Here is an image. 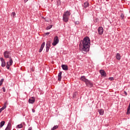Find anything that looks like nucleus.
<instances>
[{"instance_id":"nucleus-15","label":"nucleus","mask_w":130,"mask_h":130,"mask_svg":"<svg viewBox=\"0 0 130 130\" xmlns=\"http://www.w3.org/2000/svg\"><path fill=\"white\" fill-rule=\"evenodd\" d=\"M12 127V124L11 123H9L7 127L5 130H11V128Z\"/></svg>"},{"instance_id":"nucleus-5","label":"nucleus","mask_w":130,"mask_h":130,"mask_svg":"<svg viewBox=\"0 0 130 130\" xmlns=\"http://www.w3.org/2000/svg\"><path fill=\"white\" fill-rule=\"evenodd\" d=\"M59 42V40L58 39V37L57 36H56L55 38H54V41L53 42V46H56L57 44H58Z\"/></svg>"},{"instance_id":"nucleus-22","label":"nucleus","mask_w":130,"mask_h":130,"mask_svg":"<svg viewBox=\"0 0 130 130\" xmlns=\"http://www.w3.org/2000/svg\"><path fill=\"white\" fill-rule=\"evenodd\" d=\"M57 5H58V6H59V5H61V1H60V0L57 1Z\"/></svg>"},{"instance_id":"nucleus-24","label":"nucleus","mask_w":130,"mask_h":130,"mask_svg":"<svg viewBox=\"0 0 130 130\" xmlns=\"http://www.w3.org/2000/svg\"><path fill=\"white\" fill-rule=\"evenodd\" d=\"M23 127V125L22 124H19L18 125H17V128H21Z\"/></svg>"},{"instance_id":"nucleus-20","label":"nucleus","mask_w":130,"mask_h":130,"mask_svg":"<svg viewBox=\"0 0 130 130\" xmlns=\"http://www.w3.org/2000/svg\"><path fill=\"white\" fill-rule=\"evenodd\" d=\"M15 16H16V13L15 12H12V13H11V16H12L13 18H15Z\"/></svg>"},{"instance_id":"nucleus-34","label":"nucleus","mask_w":130,"mask_h":130,"mask_svg":"<svg viewBox=\"0 0 130 130\" xmlns=\"http://www.w3.org/2000/svg\"><path fill=\"white\" fill-rule=\"evenodd\" d=\"M4 110V109L3 108H1L0 109V113Z\"/></svg>"},{"instance_id":"nucleus-30","label":"nucleus","mask_w":130,"mask_h":130,"mask_svg":"<svg viewBox=\"0 0 130 130\" xmlns=\"http://www.w3.org/2000/svg\"><path fill=\"white\" fill-rule=\"evenodd\" d=\"M109 80L110 81H113V80H114V78L113 77H111V78H109Z\"/></svg>"},{"instance_id":"nucleus-35","label":"nucleus","mask_w":130,"mask_h":130,"mask_svg":"<svg viewBox=\"0 0 130 130\" xmlns=\"http://www.w3.org/2000/svg\"><path fill=\"white\" fill-rule=\"evenodd\" d=\"M31 111H32V113H35V110L34 109H32L31 110Z\"/></svg>"},{"instance_id":"nucleus-3","label":"nucleus","mask_w":130,"mask_h":130,"mask_svg":"<svg viewBox=\"0 0 130 130\" xmlns=\"http://www.w3.org/2000/svg\"><path fill=\"white\" fill-rule=\"evenodd\" d=\"M71 15V12L69 11H67L63 14L62 20L63 21L67 22L69 20V16Z\"/></svg>"},{"instance_id":"nucleus-31","label":"nucleus","mask_w":130,"mask_h":130,"mask_svg":"<svg viewBox=\"0 0 130 130\" xmlns=\"http://www.w3.org/2000/svg\"><path fill=\"white\" fill-rule=\"evenodd\" d=\"M121 18H124V14H121L120 15Z\"/></svg>"},{"instance_id":"nucleus-33","label":"nucleus","mask_w":130,"mask_h":130,"mask_svg":"<svg viewBox=\"0 0 130 130\" xmlns=\"http://www.w3.org/2000/svg\"><path fill=\"white\" fill-rule=\"evenodd\" d=\"M3 89L4 92H6V89H5V87H3Z\"/></svg>"},{"instance_id":"nucleus-12","label":"nucleus","mask_w":130,"mask_h":130,"mask_svg":"<svg viewBox=\"0 0 130 130\" xmlns=\"http://www.w3.org/2000/svg\"><path fill=\"white\" fill-rule=\"evenodd\" d=\"M89 6V4L88 2H86L84 3L83 7L84 8H86L88 7Z\"/></svg>"},{"instance_id":"nucleus-9","label":"nucleus","mask_w":130,"mask_h":130,"mask_svg":"<svg viewBox=\"0 0 130 130\" xmlns=\"http://www.w3.org/2000/svg\"><path fill=\"white\" fill-rule=\"evenodd\" d=\"M100 73L101 74V75L102 76H103L104 77H106V76H107L106 73L104 70L100 71Z\"/></svg>"},{"instance_id":"nucleus-8","label":"nucleus","mask_w":130,"mask_h":130,"mask_svg":"<svg viewBox=\"0 0 130 130\" xmlns=\"http://www.w3.org/2000/svg\"><path fill=\"white\" fill-rule=\"evenodd\" d=\"M1 60L2 61V67H5L6 66V62H5L4 58H1Z\"/></svg>"},{"instance_id":"nucleus-16","label":"nucleus","mask_w":130,"mask_h":130,"mask_svg":"<svg viewBox=\"0 0 130 130\" xmlns=\"http://www.w3.org/2000/svg\"><path fill=\"white\" fill-rule=\"evenodd\" d=\"M99 112L100 115H104V111L102 109H101V110H99Z\"/></svg>"},{"instance_id":"nucleus-39","label":"nucleus","mask_w":130,"mask_h":130,"mask_svg":"<svg viewBox=\"0 0 130 130\" xmlns=\"http://www.w3.org/2000/svg\"><path fill=\"white\" fill-rule=\"evenodd\" d=\"M26 1H28V0H26Z\"/></svg>"},{"instance_id":"nucleus-17","label":"nucleus","mask_w":130,"mask_h":130,"mask_svg":"<svg viewBox=\"0 0 130 130\" xmlns=\"http://www.w3.org/2000/svg\"><path fill=\"white\" fill-rule=\"evenodd\" d=\"M127 114H130V102H129V106L127 108Z\"/></svg>"},{"instance_id":"nucleus-10","label":"nucleus","mask_w":130,"mask_h":130,"mask_svg":"<svg viewBox=\"0 0 130 130\" xmlns=\"http://www.w3.org/2000/svg\"><path fill=\"white\" fill-rule=\"evenodd\" d=\"M45 45V42H44V43L42 44V45L41 46V48H40V50L39 51L40 53H41L42 51L43 48H44Z\"/></svg>"},{"instance_id":"nucleus-11","label":"nucleus","mask_w":130,"mask_h":130,"mask_svg":"<svg viewBox=\"0 0 130 130\" xmlns=\"http://www.w3.org/2000/svg\"><path fill=\"white\" fill-rule=\"evenodd\" d=\"M61 68H62L63 70H64V71H68V67L67 65L62 64V65H61Z\"/></svg>"},{"instance_id":"nucleus-7","label":"nucleus","mask_w":130,"mask_h":130,"mask_svg":"<svg viewBox=\"0 0 130 130\" xmlns=\"http://www.w3.org/2000/svg\"><path fill=\"white\" fill-rule=\"evenodd\" d=\"M35 102V98L34 97H31L30 98V99H29V100H28V103L29 104H34Z\"/></svg>"},{"instance_id":"nucleus-29","label":"nucleus","mask_w":130,"mask_h":130,"mask_svg":"<svg viewBox=\"0 0 130 130\" xmlns=\"http://www.w3.org/2000/svg\"><path fill=\"white\" fill-rule=\"evenodd\" d=\"M51 42H47V46H50Z\"/></svg>"},{"instance_id":"nucleus-4","label":"nucleus","mask_w":130,"mask_h":130,"mask_svg":"<svg viewBox=\"0 0 130 130\" xmlns=\"http://www.w3.org/2000/svg\"><path fill=\"white\" fill-rule=\"evenodd\" d=\"M81 80L85 83V84L87 86L89 87H93V84H92L88 80L85 79L84 76H82L81 78Z\"/></svg>"},{"instance_id":"nucleus-36","label":"nucleus","mask_w":130,"mask_h":130,"mask_svg":"<svg viewBox=\"0 0 130 130\" xmlns=\"http://www.w3.org/2000/svg\"><path fill=\"white\" fill-rule=\"evenodd\" d=\"M50 34V32H46V35H49Z\"/></svg>"},{"instance_id":"nucleus-18","label":"nucleus","mask_w":130,"mask_h":130,"mask_svg":"<svg viewBox=\"0 0 130 130\" xmlns=\"http://www.w3.org/2000/svg\"><path fill=\"white\" fill-rule=\"evenodd\" d=\"M5 122L4 121H2L1 123V126H0L1 128H2L5 125Z\"/></svg>"},{"instance_id":"nucleus-28","label":"nucleus","mask_w":130,"mask_h":130,"mask_svg":"<svg viewBox=\"0 0 130 130\" xmlns=\"http://www.w3.org/2000/svg\"><path fill=\"white\" fill-rule=\"evenodd\" d=\"M49 48H50V47L48 46H47V47H46V51H47V52H48L49 51Z\"/></svg>"},{"instance_id":"nucleus-23","label":"nucleus","mask_w":130,"mask_h":130,"mask_svg":"<svg viewBox=\"0 0 130 130\" xmlns=\"http://www.w3.org/2000/svg\"><path fill=\"white\" fill-rule=\"evenodd\" d=\"M58 127V125H56L54 127H53V128H52V130H55L56 128H57Z\"/></svg>"},{"instance_id":"nucleus-26","label":"nucleus","mask_w":130,"mask_h":130,"mask_svg":"<svg viewBox=\"0 0 130 130\" xmlns=\"http://www.w3.org/2000/svg\"><path fill=\"white\" fill-rule=\"evenodd\" d=\"M6 104H7V103H5V104H4V107L2 108V109H3V110H4V109H5L7 108Z\"/></svg>"},{"instance_id":"nucleus-21","label":"nucleus","mask_w":130,"mask_h":130,"mask_svg":"<svg viewBox=\"0 0 130 130\" xmlns=\"http://www.w3.org/2000/svg\"><path fill=\"white\" fill-rule=\"evenodd\" d=\"M52 27V25H49V26H47V28L46 29L49 30Z\"/></svg>"},{"instance_id":"nucleus-14","label":"nucleus","mask_w":130,"mask_h":130,"mask_svg":"<svg viewBox=\"0 0 130 130\" xmlns=\"http://www.w3.org/2000/svg\"><path fill=\"white\" fill-rule=\"evenodd\" d=\"M116 59L119 60L121 59V56L119 54V53H117L116 55Z\"/></svg>"},{"instance_id":"nucleus-40","label":"nucleus","mask_w":130,"mask_h":130,"mask_svg":"<svg viewBox=\"0 0 130 130\" xmlns=\"http://www.w3.org/2000/svg\"><path fill=\"white\" fill-rule=\"evenodd\" d=\"M129 13H130V10H129Z\"/></svg>"},{"instance_id":"nucleus-32","label":"nucleus","mask_w":130,"mask_h":130,"mask_svg":"<svg viewBox=\"0 0 130 130\" xmlns=\"http://www.w3.org/2000/svg\"><path fill=\"white\" fill-rule=\"evenodd\" d=\"M123 94H125V95H127V93L126 91H124Z\"/></svg>"},{"instance_id":"nucleus-27","label":"nucleus","mask_w":130,"mask_h":130,"mask_svg":"<svg viewBox=\"0 0 130 130\" xmlns=\"http://www.w3.org/2000/svg\"><path fill=\"white\" fill-rule=\"evenodd\" d=\"M6 104H7V103H5V104H4V107L2 108V109H3V110H4V109H5L7 108Z\"/></svg>"},{"instance_id":"nucleus-6","label":"nucleus","mask_w":130,"mask_h":130,"mask_svg":"<svg viewBox=\"0 0 130 130\" xmlns=\"http://www.w3.org/2000/svg\"><path fill=\"white\" fill-rule=\"evenodd\" d=\"M98 34L100 35H102L104 33V28L102 26H100L98 29Z\"/></svg>"},{"instance_id":"nucleus-13","label":"nucleus","mask_w":130,"mask_h":130,"mask_svg":"<svg viewBox=\"0 0 130 130\" xmlns=\"http://www.w3.org/2000/svg\"><path fill=\"white\" fill-rule=\"evenodd\" d=\"M62 72L59 73V74L58 75V81H60L61 80L62 78Z\"/></svg>"},{"instance_id":"nucleus-37","label":"nucleus","mask_w":130,"mask_h":130,"mask_svg":"<svg viewBox=\"0 0 130 130\" xmlns=\"http://www.w3.org/2000/svg\"><path fill=\"white\" fill-rule=\"evenodd\" d=\"M76 24H79V21H76Z\"/></svg>"},{"instance_id":"nucleus-19","label":"nucleus","mask_w":130,"mask_h":130,"mask_svg":"<svg viewBox=\"0 0 130 130\" xmlns=\"http://www.w3.org/2000/svg\"><path fill=\"white\" fill-rule=\"evenodd\" d=\"M77 95L78 93L77 92H74L73 95V98H75Z\"/></svg>"},{"instance_id":"nucleus-38","label":"nucleus","mask_w":130,"mask_h":130,"mask_svg":"<svg viewBox=\"0 0 130 130\" xmlns=\"http://www.w3.org/2000/svg\"><path fill=\"white\" fill-rule=\"evenodd\" d=\"M32 127H29V128H28V130H32Z\"/></svg>"},{"instance_id":"nucleus-2","label":"nucleus","mask_w":130,"mask_h":130,"mask_svg":"<svg viewBox=\"0 0 130 130\" xmlns=\"http://www.w3.org/2000/svg\"><path fill=\"white\" fill-rule=\"evenodd\" d=\"M5 57L6 58H9V62H7V68L8 70L10 69V66H11L13 64V60L10 56V53L9 51H6L4 53Z\"/></svg>"},{"instance_id":"nucleus-25","label":"nucleus","mask_w":130,"mask_h":130,"mask_svg":"<svg viewBox=\"0 0 130 130\" xmlns=\"http://www.w3.org/2000/svg\"><path fill=\"white\" fill-rule=\"evenodd\" d=\"M4 79H2L1 80V81L0 86H2V84H3V82H4Z\"/></svg>"},{"instance_id":"nucleus-1","label":"nucleus","mask_w":130,"mask_h":130,"mask_svg":"<svg viewBox=\"0 0 130 130\" xmlns=\"http://www.w3.org/2000/svg\"><path fill=\"white\" fill-rule=\"evenodd\" d=\"M90 46V40L88 37H85L80 41L79 46V50L83 53L89 51Z\"/></svg>"}]
</instances>
